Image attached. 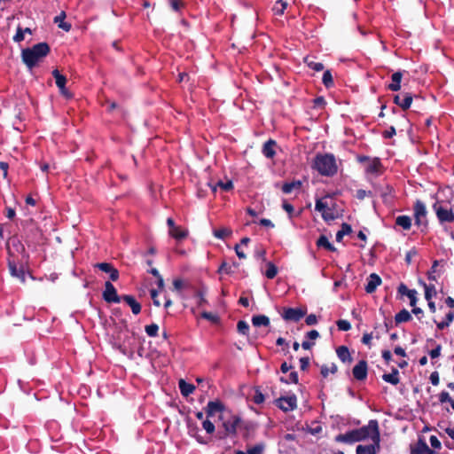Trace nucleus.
I'll return each instance as SVG.
<instances>
[{"instance_id":"4","label":"nucleus","mask_w":454,"mask_h":454,"mask_svg":"<svg viewBox=\"0 0 454 454\" xmlns=\"http://www.w3.org/2000/svg\"><path fill=\"white\" fill-rule=\"evenodd\" d=\"M251 428V425L247 422L241 420L239 417H234L231 425L229 426V435L233 434H241L246 437Z\"/></svg>"},{"instance_id":"25","label":"nucleus","mask_w":454,"mask_h":454,"mask_svg":"<svg viewBox=\"0 0 454 454\" xmlns=\"http://www.w3.org/2000/svg\"><path fill=\"white\" fill-rule=\"evenodd\" d=\"M337 356L343 363L351 362L352 358L348 348L346 346H340L336 350Z\"/></svg>"},{"instance_id":"3","label":"nucleus","mask_w":454,"mask_h":454,"mask_svg":"<svg viewBox=\"0 0 454 454\" xmlns=\"http://www.w3.org/2000/svg\"><path fill=\"white\" fill-rule=\"evenodd\" d=\"M356 438L357 442L363 441L366 438H372V442L376 443L377 448L380 449V431L378 421L372 419L369 421L367 426H364L360 428L355 429Z\"/></svg>"},{"instance_id":"6","label":"nucleus","mask_w":454,"mask_h":454,"mask_svg":"<svg viewBox=\"0 0 454 454\" xmlns=\"http://www.w3.org/2000/svg\"><path fill=\"white\" fill-rule=\"evenodd\" d=\"M315 209L321 213L322 218L325 221H332L335 219L333 211L328 207L327 202L323 199H317L315 204Z\"/></svg>"},{"instance_id":"60","label":"nucleus","mask_w":454,"mask_h":454,"mask_svg":"<svg viewBox=\"0 0 454 454\" xmlns=\"http://www.w3.org/2000/svg\"><path fill=\"white\" fill-rule=\"evenodd\" d=\"M372 333H364L363 338H362V342L366 345V346H371V342H372Z\"/></svg>"},{"instance_id":"5","label":"nucleus","mask_w":454,"mask_h":454,"mask_svg":"<svg viewBox=\"0 0 454 454\" xmlns=\"http://www.w3.org/2000/svg\"><path fill=\"white\" fill-rule=\"evenodd\" d=\"M103 299L107 303H119L122 298L117 294V290L114 286L110 282L105 283V290L102 294Z\"/></svg>"},{"instance_id":"47","label":"nucleus","mask_w":454,"mask_h":454,"mask_svg":"<svg viewBox=\"0 0 454 454\" xmlns=\"http://www.w3.org/2000/svg\"><path fill=\"white\" fill-rule=\"evenodd\" d=\"M213 234L215 238L225 240L227 238V229L220 228L213 231Z\"/></svg>"},{"instance_id":"12","label":"nucleus","mask_w":454,"mask_h":454,"mask_svg":"<svg viewBox=\"0 0 454 454\" xmlns=\"http://www.w3.org/2000/svg\"><path fill=\"white\" fill-rule=\"evenodd\" d=\"M394 103L400 106L403 110H407L411 107L412 103V96L409 92H405L401 95H395L394 97Z\"/></svg>"},{"instance_id":"9","label":"nucleus","mask_w":454,"mask_h":454,"mask_svg":"<svg viewBox=\"0 0 454 454\" xmlns=\"http://www.w3.org/2000/svg\"><path fill=\"white\" fill-rule=\"evenodd\" d=\"M305 316V311L298 308L285 309L282 317L286 321L298 322Z\"/></svg>"},{"instance_id":"46","label":"nucleus","mask_w":454,"mask_h":454,"mask_svg":"<svg viewBox=\"0 0 454 454\" xmlns=\"http://www.w3.org/2000/svg\"><path fill=\"white\" fill-rule=\"evenodd\" d=\"M340 331L347 332L351 329V325L348 320L340 319L336 323Z\"/></svg>"},{"instance_id":"57","label":"nucleus","mask_w":454,"mask_h":454,"mask_svg":"<svg viewBox=\"0 0 454 454\" xmlns=\"http://www.w3.org/2000/svg\"><path fill=\"white\" fill-rule=\"evenodd\" d=\"M227 262L225 261H223L221 265L218 268V274L220 275V279L223 278L224 274H227Z\"/></svg>"},{"instance_id":"62","label":"nucleus","mask_w":454,"mask_h":454,"mask_svg":"<svg viewBox=\"0 0 454 454\" xmlns=\"http://www.w3.org/2000/svg\"><path fill=\"white\" fill-rule=\"evenodd\" d=\"M309 357H301L300 359V367H301V370L302 371H305L308 369L309 367Z\"/></svg>"},{"instance_id":"54","label":"nucleus","mask_w":454,"mask_h":454,"mask_svg":"<svg viewBox=\"0 0 454 454\" xmlns=\"http://www.w3.org/2000/svg\"><path fill=\"white\" fill-rule=\"evenodd\" d=\"M169 3L171 8L176 12H178L184 6L182 0H169Z\"/></svg>"},{"instance_id":"22","label":"nucleus","mask_w":454,"mask_h":454,"mask_svg":"<svg viewBox=\"0 0 454 454\" xmlns=\"http://www.w3.org/2000/svg\"><path fill=\"white\" fill-rule=\"evenodd\" d=\"M335 441L339 442H345V443H354L357 442V438H356V432L355 429L348 431L345 434H338L335 437Z\"/></svg>"},{"instance_id":"56","label":"nucleus","mask_w":454,"mask_h":454,"mask_svg":"<svg viewBox=\"0 0 454 454\" xmlns=\"http://www.w3.org/2000/svg\"><path fill=\"white\" fill-rule=\"evenodd\" d=\"M372 195V192H366L365 190H363V189H359L356 191V197L362 200H364L366 196H371Z\"/></svg>"},{"instance_id":"37","label":"nucleus","mask_w":454,"mask_h":454,"mask_svg":"<svg viewBox=\"0 0 454 454\" xmlns=\"http://www.w3.org/2000/svg\"><path fill=\"white\" fill-rule=\"evenodd\" d=\"M286 6H287V3L283 1V0H278L273 8H272V11L274 12V14L276 15H282L285 12V10L286 9Z\"/></svg>"},{"instance_id":"61","label":"nucleus","mask_w":454,"mask_h":454,"mask_svg":"<svg viewBox=\"0 0 454 454\" xmlns=\"http://www.w3.org/2000/svg\"><path fill=\"white\" fill-rule=\"evenodd\" d=\"M9 165L7 162L0 161V169L3 172V177L7 178Z\"/></svg>"},{"instance_id":"55","label":"nucleus","mask_w":454,"mask_h":454,"mask_svg":"<svg viewBox=\"0 0 454 454\" xmlns=\"http://www.w3.org/2000/svg\"><path fill=\"white\" fill-rule=\"evenodd\" d=\"M431 446L434 449H441L442 444L441 442L438 440V438L435 435H431L429 438Z\"/></svg>"},{"instance_id":"45","label":"nucleus","mask_w":454,"mask_h":454,"mask_svg":"<svg viewBox=\"0 0 454 454\" xmlns=\"http://www.w3.org/2000/svg\"><path fill=\"white\" fill-rule=\"evenodd\" d=\"M307 66L314 71L319 72L324 69V65L320 62H315L313 60L305 59Z\"/></svg>"},{"instance_id":"39","label":"nucleus","mask_w":454,"mask_h":454,"mask_svg":"<svg viewBox=\"0 0 454 454\" xmlns=\"http://www.w3.org/2000/svg\"><path fill=\"white\" fill-rule=\"evenodd\" d=\"M169 235L176 239H183L187 237L188 232L186 231L182 230L179 226L177 228L173 229L169 231Z\"/></svg>"},{"instance_id":"49","label":"nucleus","mask_w":454,"mask_h":454,"mask_svg":"<svg viewBox=\"0 0 454 454\" xmlns=\"http://www.w3.org/2000/svg\"><path fill=\"white\" fill-rule=\"evenodd\" d=\"M201 317L207 319L213 323H218V321H219L218 316H216L211 312H207V311L202 312Z\"/></svg>"},{"instance_id":"1","label":"nucleus","mask_w":454,"mask_h":454,"mask_svg":"<svg viewBox=\"0 0 454 454\" xmlns=\"http://www.w3.org/2000/svg\"><path fill=\"white\" fill-rule=\"evenodd\" d=\"M51 51L49 44L45 42L38 43L32 47L21 51V59L29 69L35 67L38 62Z\"/></svg>"},{"instance_id":"30","label":"nucleus","mask_w":454,"mask_h":454,"mask_svg":"<svg viewBox=\"0 0 454 454\" xmlns=\"http://www.w3.org/2000/svg\"><path fill=\"white\" fill-rule=\"evenodd\" d=\"M411 319V313L403 309H402L400 312H398L395 316V324L398 325V324H401V323H404V322H408Z\"/></svg>"},{"instance_id":"59","label":"nucleus","mask_w":454,"mask_h":454,"mask_svg":"<svg viewBox=\"0 0 454 454\" xmlns=\"http://www.w3.org/2000/svg\"><path fill=\"white\" fill-rule=\"evenodd\" d=\"M395 133L396 132L395 127L391 126L388 129L383 132V137L385 138H391L395 135Z\"/></svg>"},{"instance_id":"15","label":"nucleus","mask_w":454,"mask_h":454,"mask_svg":"<svg viewBox=\"0 0 454 454\" xmlns=\"http://www.w3.org/2000/svg\"><path fill=\"white\" fill-rule=\"evenodd\" d=\"M382 170V164L379 158H373L369 160L365 171L367 174L379 176Z\"/></svg>"},{"instance_id":"17","label":"nucleus","mask_w":454,"mask_h":454,"mask_svg":"<svg viewBox=\"0 0 454 454\" xmlns=\"http://www.w3.org/2000/svg\"><path fill=\"white\" fill-rule=\"evenodd\" d=\"M381 284V278L376 273H372L365 286V291L368 294H372L377 287Z\"/></svg>"},{"instance_id":"2","label":"nucleus","mask_w":454,"mask_h":454,"mask_svg":"<svg viewBox=\"0 0 454 454\" xmlns=\"http://www.w3.org/2000/svg\"><path fill=\"white\" fill-rule=\"evenodd\" d=\"M312 168L324 176H333L338 170L335 158L330 153L316 155Z\"/></svg>"},{"instance_id":"24","label":"nucleus","mask_w":454,"mask_h":454,"mask_svg":"<svg viewBox=\"0 0 454 454\" xmlns=\"http://www.w3.org/2000/svg\"><path fill=\"white\" fill-rule=\"evenodd\" d=\"M379 450L374 442L369 445H358L356 454H376Z\"/></svg>"},{"instance_id":"27","label":"nucleus","mask_w":454,"mask_h":454,"mask_svg":"<svg viewBox=\"0 0 454 454\" xmlns=\"http://www.w3.org/2000/svg\"><path fill=\"white\" fill-rule=\"evenodd\" d=\"M252 324L255 327L260 326H269L270 319L267 316L264 315H257L252 317Z\"/></svg>"},{"instance_id":"14","label":"nucleus","mask_w":454,"mask_h":454,"mask_svg":"<svg viewBox=\"0 0 454 454\" xmlns=\"http://www.w3.org/2000/svg\"><path fill=\"white\" fill-rule=\"evenodd\" d=\"M427 215V208L425 204L420 201L417 200L414 205V217L416 221V224L419 225L422 223V219L426 217Z\"/></svg>"},{"instance_id":"44","label":"nucleus","mask_w":454,"mask_h":454,"mask_svg":"<svg viewBox=\"0 0 454 454\" xmlns=\"http://www.w3.org/2000/svg\"><path fill=\"white\" fill-rule=\"evenodd\" d=\"M237 330L239 333L242 335H247L249 331V325L246 321L240 320L237 325Z\"/></svg>"},{"instance_id":"18","label":"nucleus","mask_w":454,"mask_h":454,"mask_svg":"<svg viewBox=\"0 0 454 454\" xmlns=\"http://www.w3.org/2000/svg\"><path fill=\"white\" fill-rule=\"evenodd\" d=\"M276 146H277L276 141L273 139H269L268 141H266L263 144V146L262 149V154L268 159H272L276 154V152H275Z\"/></svg>"},{"instance_id":"43","label":"nucleus","mask_w":454,"mask_h":454,"mask_svg":"<svg viewBox=\"0 0 454 454\" xmlns=\"http://www.w3.org/2000/svg\"><path fill=\"white\" fill-rule=\"evenodd\" d=\"M145 331L148 336L156 337L158 335L159 326L158 325L153 323L151 325H145Z\"/></svg>"},{"instance_id":"33","label":"nucleus","mask_w":454,"mask_h":454,"mask_svg":"<svg viewBox=\"0 0 454 454\" xmlns=\"http://www.w3.org/2000/svg\"><path fill=\"white\" fill-rule=\"evenodd\" d=\"M382 379L388 383L396 385L399 382V372L396 369H394L392 372L384 374Z\"/></svg>"},{"instance_id":"40","label":"nucleus","mask_w":454,"mask_h":454,"mask_svg":"<svg viewBox=\"0 0 454 454\" xmlns=\"http://www.w3.org/2000/svg\"><path fill=\"white\" fill-rule=\"evenodd\" d=\"M317 244L318 247H325V248H326L329 251H334L335 250L333 246L329 242L328 239L325 236H324V235L319 237V239H317Z\"/></svg>"},{"instance_id":"41","label":"nucleus","mask_w":454,"mask_h":454,"mask_svg":"<svg viewBox=\"0 0 454 454\" xmlns=\"http://www.w3.org/2000/svg\"><path fill=\"white\" fill-rule=\"evenodd\" d=\"M277 273H278V268L276 267V265L274 263H272L271 262H268L267 270L265 271V276L269 279H273L276 277Z\"/></svg>"},{"instance_id":"10","label":"nucleus","mask_w":454,"mask_h":454,"mask_svg":"<svg viewBox=\"0 0 454 454\" xmlns=\"http://www.w3.org/2000/svg\"><path fill=\"white\" fill-rule=\"evenodd\" d=\"M367 363L364 360L359 361L353 368L352 373L356 380H364L367 377Z\"/></svg>"},{"instance_id":"8","label":"nucleus","mask_w":454,"mask_h":454,"mask_svg":"<svg viewBox=\"0 0 454 454\" xmlns=\"http://www.w3.org/2000/svg\"><path fill=\"white\" fill-rule=\"evenodd\" d=\"M12 256V255L10 254V257L8 259L9 271L12 277L17 278L22 283H24L26 281V274L24 269L22 266L18 267L17 262L13 259H11Z\"/></svg>"},{"instance_id":"16","label":"nucleus","mask_w":454,"mask_h":454,"mask_svg":"<svg viewBox=\"0 0 454 454\" xmlns=\"http://www.w3.org/2000/svg\"><path fill=\"white\" fill-rule=\"evenodd\" d=\"M123 301H125L131 309L134 315H138L141 312V304L135 299L134 296L129 294L121 295Z\"/></svg>"},{"instance_id":"51","label":"nucleus","mask_w":454,"mask_h":454,"mask_svg":"<svg viewBox=\"0 0 454 454\" xmlns=\"http://www.w3.org/2000/svg\"><path fill=\"white\" fill-rule=\"evenodd\" d=\"M406 296L410 299V305L411 307H415V305L417 303V291L414 289H411V291H409V293Z\"/></svg>"},{"instance_id":"58","label":"nucleus","mask_w":454,"mask_h":454,"mask_svg":"<svg viewBox=\"0 0 454 454\" xmlns=\"http://www.w3.org/2000/svg\"><path fill=\"white\" fill-rule=\"evenodd\" d=\"M305 322L308 325H314L317 323V318L316 315L310 314V315L307 316Z\"/></svg>"},{"instance_id":"52","label":"nucleus","mask_w":454,"mask_h":454,"mask_svg":"<svg viewBox=\"0 0 454 454\" xmlns=\"http://www.w3.org/2000/svg\"><path fill=\"white\" fill-rule=\"evenodd\" d=\"M438 265V262L437 261H434L432 267H431V270L427 272V278L428 279L430 280H434L435 281L436 280V276H435V272H436V267Z\"/></svg>"},{"instance_id":"32","label":"nucleus","mask_w":454,"mask_h":454,"mask_svg":"<svg viewBox=\"0 0 454 454\" xmlns=\"http://www.w3.org/2000/svg\"><path fill=\"white\" fill-rule=\"evenodd\" d=\"M301 186V181H294L291 183H286L282 186V191L284 193L288 194L291 193L294 190H299Z\"/></svg>"},{"instance_id":"28","label":"nucleus","mask_w":454,"mask_h":454,"mask_svg":"<svg viewBox=\"0 0 454 454\" xmlns=\"http://www.w3.org/2000/svg\"><path fill=\"white\" fill-rule=\"evenodd\" d=\"M66 17V13L62 12L59 15L54 18V23H57L59 27L62 28L66 32L70 31L72 26L70 23L65 22L64 19Z\"/></svg>"},{"instance_id":"7","label":"nucleus","mask_w":454,"mask_h":454,"mask_svg":"<svg viewBox=\"0 0 454 454\" xmlns=\"http://www.w3.org/2000/svg\"><path fill=\"white\" fill-rule=\"evenodd\" d=\"M433 208L435 211L437 218L441 223H450L454 221V214L451 209L445 208L440 206L438 203H434Z\"/></svg>"},{"instance_id":"19","label":"nucleus","mask_w":454,"mask_h":454,"mask_svg":"<svg viewBox=\"0 0 454 454\" xmlns=\"http://www.w3.org/2000/svg\"><path fill=\"white\" fill-rule=\"evenodd\" d=\"M411 454H434L425 441L419 439L417 445L411 448Z\"/></svg>"},{"instance_id":"63","label":"nucleus","mask_w":454,"mask_h":454,"mask_svg":"<svg viewBox=\"0 0 454 454\" xmlns=\"http://www.w3.org/2000/svg\"><path fill=\"white\" fill-rule=\"evenodd\" d=\"M440 355H441V346H439V345L435 348L432 349L429 352V356L433 359L439 357Z\"/></svg>"},{"instance_id":"48","label":"nucleus","mask_w":454,"mask_h":454,"mask_svg":"<svg viewBox=\"0 0 454 454\" xmlns=\"http://www.w3.org/2000/svg\"><path fill=\"white\" fill-rule=\"evenodd\" d=\"M195 298L197 300V304L199 306H204L207 303V300L205 298V294L201 290H200L196 293Z\"/></svg>"},{"instance_id":"21","label":"nucleus","mask_w":454,"mask_h":454,"mask_svg":"<svg viewBox=\"0 0 454 454\" xmlns=\"http://www.w3.org/2000/svg\"><path fill=\"white\" fill-rule=\"evenodd\" d=\"M402 71H397L391 75V83L387 85V89L391 91H398L401 89V82L403 78Z\"/></svg>"},{"instance_id":"42","label":"nucleus","mask_w":454,"mask_h":454,"mask_svg":"<svg viewBox=\"0 0 454 454\" xmlns=\"http://www.w3.org/2000/svg\"><path fill=\"white\" fill-rule=\"evenodd\" d=\"M322 82L326 88L333 86V78L330 70L325 71Z\"/></svg>"},{"instance_id":"38","label":"nucleus","mask_w":454,"mask_h":454,"mask_svg":"<svg viewBox=\"0 0 454 454\" xmlns=\"http://www.w3.org/2000/svg\"><path fill=\"white\" fill-rule=\"evenodd\" d=\"M337 372V365L333 363L331 364H324L321 367V374L324 378H326L330 373H335Z\"/></svg>"},{"instance_id":"26","label":"nucleus","mask_w":454,"mask_h":454,"mask_svg":"<svg viewBox=\"0 0 454 454\" xmlns=\"http://www.w3.org/2000/svg\"><path fill=\"white\" fill-rule=\"evenodd\" d=\"M52 75L55 79L56 85L59 89V90H65V86L67 83V78L65 75L61 74L58 69H54L52 71Z\"/></svg>"},{"instance_id":"11","label":"nucleus","mask_w":454,"mask_h":454,"mask_svg":"<svg viewBox=\"0 0 454 454\" xmlns=\"http://www.w3.org/2000/svg\"><path fill=\"white\" fill-rule=\"evenodd\" d=\"M95 267L100 270L109 273V278L112 281H117L119 279V271L110 262H98L95 264Z\"/></svg>"},{"instance_id":"29","label":"nucleus","mask_w":454,"mask_h":454,"mask_svg":"<svg viewBox=\"0 0 454 454\" xmlns=\"http://www.w3.org/2000/svg\"><path fill=\"white\" fill-rule=\"evenodd\" d=\"M396 225L402 227L403 230H410L411 227V219L408 215H399L395 219Z\"/></svg>"},{"instance_id":"20","label":"nucleus","mask_w":454,"mask_h":454,"mask_svg":"<svg viewBox=\"0 0 454 454\" xmlns=\"http://www.w3.org/2000/svg\"><path fill=\"white\" fill-rule=\"evenodd\" d=\"M197 382H198L197 388L199 391H200L202 394H205L207 396L215 395V390H214V388H212L208 380H205L200 378H198Z\"/></svg>"},{"instance_id":"34","label":"nucleus","mask_w":454,"mask_h":454,"mask_svg":"<svg viewBox=\"0 0 454 454\" xmlns=\"http://www.w3.org/2000/svg\"><path fill=\"white\" fill-rule=\"evenodd\" d=\"M223 409V406L219 402H209L207 404V416H214Z\"/></svg>"},{"instance_id":"36","label":"nucleus","mask_w":454,"mask_h":454,"mask_svg":"<svg viewBox=\"0 0 454 454\" xmlns=\"http://www.w3.org/2000/svg\"><path fill=\"white\" fill-rule=\"evenodd\" d=\"M352 231L351 226L348 223H342L341 229L336 233V241L340 242L345 235Z\"/></svg>"},{"instance_id":"31","label":"nucleus","mask_w":454,"mask_h":454,"mask_svg":"<svg viewBox=\"0 0 454 454\" xmlns=\"http://www.w3.org/2000/svg\"><path fill=\"white\" fill-rule=\"evenodd\" d=\"M419 283L423 286L425 289V299L429 301V300H432L433 296L436 295V289L434 285H427L423 281H419Z\"/></svg>"},{"instance_id":"64","label":"nucleus","mask_w":454,"mask_h":454,"mask_svg":"<svg viewBox=\"0 0 454 454\" xmlns=\"http://www.w3.org/2000/svg\"><path fill=\"white\" fill-rule=\"evenodd\" d=\"M262 448L259 445H255L247 450V454H262Z\"/></svg>"},{"instance_id":"23","label":"nucleus","mask_w":454,"mask_h":454,"mask_svg":"<svg viewBox=\"0 0 454 454\" xmlns=\"http://www.w3.org/2000/svg\"><path fill=\"white\" fill-rule=\"evenodd\" d=\"M178 387L183 396L187 397L192 394L195 389V386L192 383L187 382L184 379H180L178 381Z\"/></svg>"},{"instance_id":"53","label":"nucleus","mask_w":454,"mask_h":454,"mask_svg":"<svg viewBox=\"0 0 454 454\" xmlns=\"http://www.w3.org/2000/svg\"><path fill=\"white\" fill-rule=\"evenodd\" d=\"M202 427L208 434H212L215 431V425L208 419L202 422Z\"/></svg>"},{"instance_id":"50","label":"nucleus","mask_w":454,"mask_h":454,"mask_svg":"<svg viewBox=\"0 0 454 454\" xmlns=\"http://www.w3.org/2000/svg\"><path fill=\"white\" fill-rule=\"evenodd\" d=\"M23 40H24V31H23V28L19 26L17 27L16 34L13 36V41L16 43H20Z\"/></svg>"},{"instance_id":"35","label":"nucleus","mask_w":454,"mask_h":454,"mask_svg":"<svg viewBox=\"0 0 454 454\" xmlns=\"http://www.w3.org/2000/svg\"><path fill=\"white\" fill-rule=\"evenodd\" d=\"M453 320H454V312L450 311L446 315L445 320L436 323L437 328L439 330H443V329L447 328L452 323Z\"/></svg>"},{"instance_id":"13","label":"nucleus","mask_w":454,"mask_h":454,"mask_svg":"<svg viewBox=\"0 0 454 454\" xmlns=\"http://www.w3.org/2000/svg\"><path fill=\"white\" fill-rule=\"evenodd\" d=\"M297 399H274L273 403L283 411H294L297 407Z\"/></svg>"}]
</instances>
